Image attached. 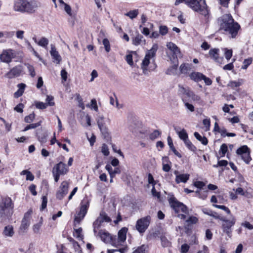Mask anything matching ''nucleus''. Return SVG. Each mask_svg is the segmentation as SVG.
<instances>
[{"instance_id":"obj_38","label":"nucleus","mask_w":253,"mask_h":253,"mask_svg":"<svg viewBox=\"0 0 253 253\" xmlns=\"http://www.w3.org/2000/svg\"><path fill=\"white\" fill-rule=\"evenodd\" d=\"M188 97H190L192 99V100L194 101H196L199 104H201L202 102L201 100V98L200 96L195 94L193 91H191L190 94L189 95Z\"/></svg>"},{"instance_id":"obj_10","label":"nucleus","mask_w":253,"mask_h":253,"mask_svg":"<svg viewBox=\"0 0 253 253\" xmlns=\"http://www.w3.org/2000/svg\"><path fill=\"white\" fill-rule=\"evenodd\" d=\"M151 220L150 216H147L137 220L136 229L140 233H144L149 225Z\"/></svg>"},{"instance_id":"obj_51","label":"nucleus","mask_w":253,"mask_h":253,"mask_svg":"<svg viewBox=\"0 0 253 253\" xmlns=\"http://www.w3.org/2000/svg\"><path fill=\"white\" fill-rule=\"evenodd\" d=\"M127 250V247H125L124 248L120 249L119 250H108V253H113L116 252H119L121 253H125L126 252Z\"/></svg>"},{"instance_id":"obj_1","label":"nucleus","mask_w":253,"mask_h":253,"mask_svg":"<svg viewBox=\"0 0 253 253\" xmlns=\"http://www.w3.org/2000/svg\"><path fill=\"white\" fill-rule=\"evenodd\" d=\"M219 29L224 31V34L229 35L232 38H235L238 34L240 26L234 21L230 14H226L218 19Z\"/></svg>"},{"instance_id":"obj_18","label":"nucleus","mask_w":253,"mask_h":253,"mask_svg":"<svg viewBox=\"0 0 253 253\" xmlns=\"http://www.w3.org/2000/svg\"><path fill=\"white\" fill-rule=\"evenodd\" d=\"M50 53L53 59V62L56 64H59L62 58L58 52L56 50L55 46L53 44H51Z\"/></svg>"},{"instance_id":"obj_30","label":"nucleus","mask_w":253,"mask_h":253,"mask_svg":"<svg viewBox=\"0 0 253 253\" xmlns=\"http://www.w3.org/2000/svg\"><path fill=\"white\" fill-rule=\"evenodd\" d=\"M43 224L42 217H41L40 220L37 223L33 225L32 229L34 233L38 234L40 233V230Z\"/></svg>"},{"instance_id":"obj_27","label":"nucleus","mask_w":253,"mask_h":253,"mask_svg":"<svg viewBox=\"0 0 253 253\" xmlns=\"http://www.w3.org/2000/svg\"><path fill=\"white\" fill-rule=\"evenodd\" d=\"M127 232V228L123 227L119 231L118 233V237L120 239V240L123 241L124 243L126 240Z\"/></svg>"},{"instance_id":"obj_12","label":"nucleus","mask_w":253,"mask_h":253,"mask_svg":"<svg viewBox=\"0 0 253 253\" xmlns=\"http://www.w3.org/2000/svg\"><path fill=\"white\" fill-rule=\"evenodd\" d=\"M40 6V3L37 1L31 0L28 1L25 0L24 12L33 13Z\"/></svg>"},{"instance_id":"obj_58","label":"nucleus","mask_w":253,"mask_h":253,"mask_svg":"<svg viewBox=\"0 0 253 253\" xmlns=\"http://www.w3.org/2000/svg\"><path fill=\"white\" fill-rule=\"evenodd\" d=\"M126 60L128 64L132 66L133 65V62L132 60V56L131 54H127L126 56Z\"/></svg>"},{"instance_id":"obj_46","label":"nucleus","mask_w":253,"mask_h":253,"mask_svg":"<svg viewBox=\"0 0 253 253\" xmlns=\"http://www.w3.org/2000/svg\"><path fill=\"white\" fill-rule=\"evenodd\" d=\"M102 43L104 46L106 51L109 52L110 51V44L109 40L107 39H104Z\"/></svg>"},{"instance_id":"obj_9","label":"nucleus","mask_w":253,"mask_h":253,"mask_svg":"<svg viewBox=\"0 0 253 253\" xmlns=\"http://www.w3.org/2000/svg\"><path fill=\"white\" fill-rule=\"evenodd\" d=\"M238 155H240L242 160L249 164L252 160L250 156V150L246 145H244L239 148L236 151Z\"/></svg>"},{"instance_id":"obj_35","label":"nucleus","mask_w":253,"mask_h":253,"mask_svg":"<svg viewBox=\"0 0 253 253\" xmlns=\"http://www.w3.org/2000/svg\"><path fill=\"white\" fill-rule=\"evenodd\" d=\"M139 14L138 9L130 10L125 14V15L129 17L131 19L136 18Z\"/></svg>"},{"instance_id":"obj_34","label":"nucleus","mask_w":253,"mask_h":253,"mask_svg":"<svg viewBox=\"0 0 253 253\" xmlns=\"http://www.w3.org/2000/svg\"><path fill=\"white\" fill-rule=\"evenodd\" d=\"M219 49L213 48L212 49H211L209 51V54L211 58H212L213 59H214L215 61H218V52Z\"/></svg>"},{"instance_id":"obj_28","label":"nucleus","mask_w":253,"mask_h":253,"mask_svg":"<svg viewBox=\"0 0 253 253\" xmlns=\"http://www.w3.org/2000/svg\"><path fill=\"white\" fill-rule=\"evenodd\" d=\"M203 74L199 72H193L190 74V79L195 82H198L202 80Z\"/></svg>"},{"instance_id":"obj_5","label":"nucleus","mask_w":253,"mask_h":253,"mask_svg":"<svg viewBox=\"0 0 253 253\" xmlns=\"http://www.w3.org/2000/svg\"><path fill=\"white\" fill-rule=\"evenodd\" d=\"M89 202L87 199H84L81 203L80 210L77 213L74 218V227H77V225L79 224L81 221L84 219L87 213L89 207Z\"/></svg>"},{"instance_id":"obj_48","label":"nucleus","mask_w":253,"mask_h":253,"mask_svg":"<svg viewBox=\"0 0 253 253\" xmlns=\"http://www.w3.org/2000/svg\"><path fill=\"white\" fill-rule=\"evenodd\" d=\"M160 135V132L158 130H155L152 132L149 135V138L151 140H155Z\"/></svg>"},{"instance_id":"obj_24","label":"nucleus","mask_w":253,"mask_h":253,"mask_svg":"<svg viewBox=\"0 0 253 253\" xmlns=\"http://www.w3.org/2000/svg\"><path fill=\"white\" fill-rule=\"evenodd\" d=\"M191 91L188 88H185L181 85H178V93L182 96V99L183 97L185 98V96L188 97Z\"/></svg>"},{"instance_id":"obj_40","label":"nucleus","mask_w":253,"mask_h":253,"mask_svg":"<svg viewBox=\"0 0 253 253\" xmlns=\"http://www.w3.org/2000/svg\"><path fill=\"white\" fill-rule=\"evenodd\" d=\"M242 84V80H240L238 81H230L227 84V86L232 88L240 86Z\"/></svg>"},{"instance_id":"obj_20","label":"nucleus","mask_w":253,"mask_h":253,"mask_svg":"<svg viewBox=\"0 0 253 253\" xmlns=\"http://www.w3.org/2000/svg\"><path fill=\"white\" fill-rule=\"evenodd\" d=\"M177 171H174V174H176L175 181L177 183L180 182L185 183L189 179L190 175L187 173L177 174Z\"/></svg>"},{"instance_id":"obj_14","label":"nucleus","mask_w":253,"mask_h":253,"mask_svg":"<svg viewBox=\"0 0 253 253\" xmlns=\"http://www.w3.org/2000/svg\"><path fill=\"white\" fill-rule=\"evenodd\" d=\"M14 56V52L13 50L7 49L3 51L0 54V59L3 62L9 63L11 62Z\"/></svg>"},{"instance_id":"obj_41","label":"nucleus","mask_w":253,"mask_h":253,"mask_svg":"<svg viewBox=\"0 0 253 253\" xmlns=\"http://www.w3.org/2000/svg\"><path fill=\"white\" fill-rule=\"evenodd\" d=\"M182 101L184 102V105L187 109L189 110L191 112L194 111V107L192 104L189 103L186 99L184 98V97L182 98Z\"/></svg>"},{"instance_id":"obj_45","label":"nucleus","mask_w":253,"mask_h":253,"mask_svg":"<svg viewBox=\"0 0 253 253\" xmlns=\"http://www.w3.org/2000/svg\"><path fill=\"white\" fill-rule=\"evenodd\" d=\"M37 136L39 141L42 143H44L46 141V136L44 134H40L39 132L37 133Z\"/></svg>"},{"instance_id":"obj_16","label":"nucleus","mask_w":253,"mask_h":253,"mask_svg":"<svg viewBox=\"0 0 253 253\" xmlns=\"http://www.w3.org/2000/svg\"><path fill=\"white\" fill-rule=\"evenodd\" d=\"M95 236L99 237L102 241L106 243H110L112 238V236L104 230H99L98 233Z\"/></svg>"},{"instance_id":"obj_22","label":"nucleus","mask_w":253,"mask_h":253,"mask_svg":"<svg viewBox=\"0 0 253 253\" xmlns=\"http://www.w3.org/2000/svg\"><path fill=\"white\" fill-rule=\"evenodd\" d=\"M25 0H19L15 2L13 8L16 11L24 12Z\"/></svg>"},{"instance_id":"obj_60","label":"nucleus","mask_w":253,"mask_h":253,"mask_svg":"<svg viewBox=\"0 0 253 253\" xmlns=\"http://www.w3.org/2000/svg\"><path fill=\"white\" fill-rule=\"evenodd\" d=\"M160 33L162 35H165L168 33V28L166 26H161L159 28Z\"/></svg>"},{"instance_id":"obj_59","label":"nucleus","mask_w":253,"mask_h":253,"mask_svg":"<svg viewBox=\"0 0 253 253\" xmlns=\"http://www.w3.org/2000/svg\"><path fill=\"white\" fill-rule=\"evenodd\" d=\"M194 185L198 189H201L205 185V184L202 181H197L194 182Z\"/></svg>"},{"instance_id":"obj_2","label":"nucleus","mask_w":253,"mask_h":253,"mask_svg":"<svg viewBox=\"0 0 253 253\" xmlns=\"http://www.w3.org/2000/svg\"><path fill=\"white\" fill-rule=\"evenodd\" d=\"M158 48V45L154 44L150 49L146 51L145 56L141 64V68L144 74H147L148 71H152L155 69L156 66L154 62Z\"/></svg>"},{"instance_id":"obj_44","label":"nucleus","mask_w":253,"mask_h":253,"mask_svg":"<svg viewBox=\"0 0 253 253\" xmlns=\"http://www.w3.org/2000/svg\"><path fill=\"white\" fill-rule=\"evenodd\" d=\"M41 125V123L38 122L37 123L35 124H30L29 125H27L25 128L23 130V131H26L30 129H33L35 128L38 126H39Z\"/></svg>"},{"instance_id":"obj_32","label":"nucleus","mask_w":253,"mask_h":253,"mask_svg":"<svg viewBox=\"0 0 253 253\" xmlns=\"http://www.w3.org/2000/svg\"><path fill=\"white\" fill-rule=\"evenodd\" d=\"M194 136L196 138L200 141L202 144L204 145H206L208 143V140L207 138L205 136H202L198 132H195L194 133Z\"/></svg>"},{"instance_id":"obj_36","label":"nucleus","mask_w":253,"mask_h":253,"mask_svg":"<svg viewBox=\"0 0 253 253\" xmlns=\"http://www.w3.org/2000/svg\"><path fill=\"white\" fill-rule=\"evenodd\" d=\"M21 175H26V179L27 180L33 181L34 179V175L29 170H23L21 173Z\"/></svg>"},{"instance_id":"obj_50","label":"nucleus","mask_w":253,"mask_h":253,"mask_svg":"<svg viewBox=\"0 0 253 253\" xmlns=\"http://www.w3.org/2000/svg\"><path fill=\"white\" fill-rule=\"evenodd\" d=\"M101 152L104 156H107L109 154L108 146L105 144H103L101 147Z\"/></svg>"},{"instance_id":"obj_11","label":"nucleus","mask_w":253,"mask_h":253,"mask_svg":"<svg viewBox=\"0 0 253 253\" xmlns=\"http://www.w3.org/2000/svg\"><path fill=\"white\" fill-rule=\"evenodd\" d=\"M32 213V211L30 210L25 213L20 227V230L21 232H25L29 228L30 225V218Z\"/></svg>"},{"instance_id":"obj_52","label":"nucleus","mask_w":253,"mask_h":253,"mask_svg":"<svg viewBox=\"0 0 253 253\" xmlns=\"http://www.w3.org/2000/svg\"><path fill=\"white\" fill-rule=\"evenodd\" d=\"M53 97L52 96L47 95L46 98V101L47 102V106H53L55 103L53 102Z\"/></svg>"},{"instance_id":"obj_54","label":"nucleus","mask_w":253,"mask_h":253,"mask_svg":"<svg viewBox=\"0 0 253 253\" xmlns=\"http://www.w3.org/2000/svg\"><path fill=\"white\" fill-rule=\"evenodd\" d=\"M161 240L162 245L163 247H168L170 245V242L165 236H162L161 238Z\"/></svg>"},{"instance_id":"obj_17","label":"nucleus","mask_w":253,"mask_h":253,"mask_svg":"<svg viewBox=\"0 0 253 253\" xmlns=\"http://www.w3.org/2000/svg\"><path fill=\"white\" fill-rule=\"evenodd\" d=\"M68 170V169L66 165L62 162H60L56 164L53 169V171H55V172L60 174L66 173Z\"/></svg>"},{"instance_id":"obj_56","label":"nucleus","mask_w":253,"mask_h":253,"mask_svg":"<svg viewBox=\"0 0 253 253\" xmlns=\"http://www.w3.org/2000/svg\"><path fill=\"white\" fill-rule=\"evenodd\" d=\"M228 150L227 146L225 144H223L221 145L220 151L221 152V157H224Z\"/></svg>"},{"instance_id":"obj_29","label":"nucleus","mask_w":253,"mask_h":253,"mask_svg":"<svg viewBox=\"0 0 253 253\" xmlns=\"http://www.w3.org/2000/svg\"><path fill=\"white\" fill-rule=\"evenodd\" d=\"M174 129L177 134L178 135L179 137L184 142L188 139V134L184 129L179 130L176 128H175Z\"/></svg>"},{"instance_id":"obj_62","label":"nucleus","mask_w":253,"mask_h":253,"mask_svg":"<svg viewBox=\"0 0 253 253\" xmlns=\"http://www.w3.org/2000/svg\"><path fill=\"white\" fill-rule=\"evenodd\" d=\"M235 61V59H234L233 60V62L232 63H230L229 64H226V65H225L223 67V69L224 70H231L234 68L233 62Z\"/></svg>"},{"instance_id":"obj_43","label":"nucleus","mask_w":253,"mask_h":253,"mask_svg":"<svg viewBox=\"0 0 253 253\" xmlns=\"http://www.w3.org/2000/svg\"><path fill=\"white\" fill-rule=\"evenodd\" d=\"M186 147L192 151H195L196 148L193 145L191 141L188 139L184 142Z\"/></svg>"},{"instance_id":"obj_53","label":"nucleus","mask_w":253,"mask_h":253,"mask_svg":"<svg viewBox=\"0 0 253 253\" xmlns=\"http://www.w3.org/2000/svg\"><path fill=\"white\" fill-rule=\"evenodd\" d=\"M224 55L225 58L229 60L232 56V49H228L227 48L225 49Z\"/></svg>"},{"instance_id":"obj_23","label":"nucleus","mask_w":253,"mask_h":253,"mask_svg":"<svg viewBox=\"0 0 253 253\" xmlns=\"http://www.w3.org/2000/svg\"><path fill=\"white\" fill-rule=\"evenodd\" d=\"M14 234L13 227L12 225H8L4 227L2 234L5 237H12Z\"/></svg>"},{"instance_id":"obj_7","label":"nucleus","mask_w":253,"mask_h":253,"mask_svg":"<svg viewBox=\"0 0 253 253\" xmlns=\"http://www.w3.org/2000/svg\"><path fill=\"white\" fill-rule=\"evenodd\" d=\"M111 221L110 218L107 216V215L104 212H101L100 213V215L93 222V231L94 235H96L99 231V228L100 225L103 222H110Z\"/></svg>"},{"instance_id":"obj_42","label":"nucleus","mask_w":253,"mask_h":253,"mask_svg":"<svg viewBox=\"0 0 253 253\" xmlns=\"http://www.w3.org/2000/svg\"><path fill=\"white\" fill-rule=\"evenodd\" d=\"M252 61L253 59L251 57L245 59L243 61V65L242 67V69H246L248 66L252 64Z\"/></svg>"},{"instance_id":"obj_39","label":"nucleus","mask_w":253,"mask_h":253,"mask_svg":"<svg viewBox=\"0 0 253 253\" xmlns=\"http://www.w3.org/2000/svg\"><path fill=\"white\" fill-rule=\"evenodd\" d=\"M49 41L48 40L45 38V37H42L39 41L37 42V44L42 47H43L44 48H46L48 44Z\"/></svg>"},{"instance_id":"obj_26","label":"nucleus","mask_w":253,"mask_h":253,"mask_svg":"<svg viewBox=\"0 0 253 253\" xmlns=\"http://www.w3.org/2000/svg\"><path fill=\"white\" fill-rule=\"evenodd\" d=\"M75 227L74 232H73V235L74 237L76 238L79 240H83L84 239V235L83 234V230L81 227L77 228Z\"/></svg>"},{"instance_id":"obj_3","label":"nucleus","mask_w":253,"mask_h":253,"mask_svg":"<svg viewBox=\"0 0 253 253\" xmlns=\"http://www.w3.org/2000/svg\"><path fill=\"white\" fill-rule=\"evenodd\" d=\"M185 3L192 10L207 16L209 14L205 0H185Z\"/></svg>"},{"instance_id":"obj_31","label":"nucleus","mask_w":253,"mask_h":253,"mask_svg":"<svg viewBox=\"0 0 253 253\" xmlns=\"http://www.w3.org/2000/svg\"><path fill=\"white\" fill-rule=\"evenodd\" d=\"M18 87L19 88L18 90L14 93V97L16 98L21 96L23 94L26 85L21 83L18 84Z\"/></svg>"},{"instance_id":"obj_64","label":"nucleus","mask_w":253,"mask_h":253,"mask_svg":"<svg viewBox=\"0 0 253 253\" xmlns=\"http://www.w3.org/2000/svg\"><path fill=\"white\" fill-rule=\"evenodd\" d=\"M189 249V246L186 244H184L181 246V253H186Z\"/></svg>"},{"instance_id":"obj_37","label":"nucleus","mask_w":253,"mask_h":253,"mask_svg":"<svg viewBox=\"0 0 253 253\" xmlns=\"http://www.w3.org/2000/svg\"><path fill=\"white\" fill-rule=\"evenodd\" d=\"M70 241L72 242L73 247L74 249L75 253H82L81 247L78 242L75 241L73 239H71Z\"/></svg>"},{"instance_id":"obj_47","label":"nucleus","mask_w":253,"mask_h":253,"mask_svg":"<svg viewBox=\"0 0 253 253\" xmlns=\"http://www.w3.org/2000/svg\"><path fill=\"white\" fill-rule=\"evenodd\" d=\"M35 104L36 108L39 109H45L47 106L46 103H43L42 102L36 101L35 102Z\"/></svg>"},{"instance_id":"obj_61","label":"nucleus","mask_w":253,"mask_h":253,"mask_svg":"<svg viewBox=\"0 0 253 253\" xmlns=\"http://www.w3.org/2000/svg\"><path fill=\"white\" fill-rule=\"evenodd\" d=\"M77 99L78 101L79 106L80 108H81L83 110H84V105L83 99L79 94H78L77 95Z\"/></svg>"},{"instance_id":"obj_25","label":"nucleus","mask_w":253,"mask_h":253,"mask_svg":"<svg viewBox=\"0 0 253 253\" xmlns=\"http://www.w3.org/2000/svg\"><path fill=\"white\" fill-rule=\"evenodd\" d=\"M110 244H111L113 246L119 248L120 247L124 245V242L120 240V239L118 237L115 236H112V238Z\"/></svg>"},{"instance_id":"obj_4","label":"nucleus","mask_w":253,"mask_h":253,"mask_svg":"<svg viewBox=\"0 0 253 253\" xmlns=\"http://www.w3.org/2000/svg\"><path fill=\"white\" fill-rule=\"evenodd\" d=\"M12 200L9 197L3 198L0 203V217H8L12 214Z\"/></svg>"},{"instance_id":"obj_19","label":"nucleus","mask_w":253,"mask_h":253,"mask_svg":"<svg viewBox=\"0 0 253 253\" xmlns=\"http://www.w3.org/2000/svg\"><path fill=\"white\" fill-rule=\"evenodd\" d=\"M167 46L172 52L173 56L177 57L180 55L179 48L173 42H168Z\"/></svg>"},{"instance_id":"obj_57","label":"nucleus","mask_w":253,"mask_h":253,"mask_svg":"<svg viewBox=\"0 0 253 253\" xmlns=\"http://www.w3.org/2000/svg\"><path fill=\"white\" fill-rule=\"evenodd\" d=\"M198 221V218L195 216H190L186 220L188 224H196Z\"/></svg>"},{"instance_id":"obj_21","label":"nucleus","mask_w":253,"mask_h":253,"mask_svg":"<svg viewBox=\"0 0 253 253\" xmlns=\"http://www.w3.org/2000/svg\"><path fill=\"white\" fill-rule=\"evenodd\" d=\"M22 69L20 66H16L12 68L7 74V76L9 78H12L18 77L20 74Z\"/></svg>"},{"instance_id":"obj_13","label":"nucleus","mask_w":253,"mask_h":253,"mask_svg":"<svg viewBox=\"0 0 253 253\" xmlns=\"http://www.w3.org/2000/svg\"><path fill=\"white\" fill-rule=\"evenodd\" d=\"M69 185L67 181H63L56 193V198L61 200L66 195L68 191Z\"/></svg>"},{"instance_id":"obj_55","label":"nucleus","mask_w":253,"mask_h":253,"mask_svg":"<svg viewBox=\"0 0 253 253\" xmlns=\"http://www.w3.org/2000/svg\"><path fill=\"white\" fill-rule=\"evenodd\" d=\"M26 66L31 76L32 77H34L36 75V73L35 72V69L34 67L29 64H27Z\"/></svg>"},{"instance_id":"obj_8","label":"nucleus","mask_w":253,"mask_h":253,"mask_svg":"<svg viewBox=\"0 0 253 253\" xmlns=\"http://www.w3.org/2000/svg\"><path fill=\"white\" fill-rule=\"evenodd\" d=\"M220 220L223 222L222 225L223 231L229 236L232 232L231 228L235 225L236 222L235 217L232 216L230 220L226 219L224 217H221L220 218Z\"/></svg>"},{"instance_id":"obj_49","label":"nucleus","mask_w":253,"mask_h":253,"mask_svg":"<svg viewBox=\"0 0 253 253\" xmlns=\"http://www.w3.org/2000/svg\"><path fill=\"white\" fill-rule=\"evenodd\" d=\"M35 118V115L34 113H32L29 115L28 116L25 117V122L27 123H30L33 121Z\"/></svg>"},{"instance_id":"obj_6","label":"nucleus","mask_w":253,"mask_h":253,"mask_svg":"<svg viewBox=\"0 0 253 253\" xmlns=\"http://www.w3.org/2000/svg\"><path fill=\"white\" fill-rule=\"evenodd\" d=\"M169 202L170 207L176 213L182 212L184 213H188L187 208L183 203L178 202L174 197H171L169 199Z\"/></svg>"},{"instance_id":"obj_15","label":"nucleus","mask_w":253,"mask_h":253,"mask_svg":"<svg viewBox=\"0 0 253 253\" xmlns=\"http://www.w3.org/2000/svg\"><path fill=\"white\" fill-rule=\"evenodd\" d=\"M96 121L100 131L105 137H107L108 135V128L105 125L104 117L98 116L96 119Z\"/></svg>"},{"instance_id":"obj_33","label":"nucleus","mask_w":253,"mask_h":253,"mask_svg":"<svg viewBox=\"0 0 253 253\" xmlns=\"http://www.w3.org/2000/svg\"><path fill=\"white\" fill-rule=\"evenodd\" d=\"M143 42H145V40H143V37L140 34L137 35L132 40V43L135 45H138Z\"/></svg>"},{"instance_id":"obj_63","label":"nucleus","mask_w":253,"mask_h":253,"mask_svg":"<svg viewBox=\"0 0 253 253\" xmlns=\"http://www.w3.org/2000/svg\"><path fill=\"white\" fill-rule=\"evenodd\" d=\"M64 10L69 15H72V9L71 6L68 4H65L64 6Z\"/></svg>"}]
</instances>
